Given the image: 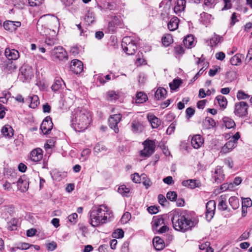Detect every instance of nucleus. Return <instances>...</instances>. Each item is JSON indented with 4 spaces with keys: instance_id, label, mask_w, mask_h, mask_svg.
Returning <instances> with one entry per match:
<instances>
[{
    "instance_id": "nucleus-44",
    "label": "nucleus",
    "mask_w": 252,
    "mask_h": 252,
    "mask_svg": "<svg viewBox=\"0 0 252 252\" xmlns=\"http://www.w3.org/2000/svg\"><path fill=\"white\" fill-rule=\"evenodd\" d=\"M174 51L176 58L182 56L185 52L183 47L179 45H177L174 47Z\"/></svg>"
},
{
    "instance_id": "nucleus-42",
    "label": "nucleus",
    "mask_w": 252,
    "mask_h": 252,
    "mask_svg": "<svg viewBox=\"0 0 252 252\" xmlns=\"http://www.w3.org/2000/svg\"><path fill=\"white\" fill-rule=\"evenodd\" d=\"M182 83V80L181 79H174L172 82L169 83V86L171 90H175L178 89Z\"/></svg>"
},
{
    "instance_id": "nucleus-12",
    "label": "nucleus",
    "mask_w": 252,
    "mask_h": 252,
    "mask_svg": "<svg viewBox=\"0 0 252 252\" xmlns=\"http://www.w3.org/2000/svg\"><path fill=\"white\" fill-rule=\"evenodd\" d=\"M83 65L80 61L74 59L71 61L70 68L74 73L77 74L80 73L83 70Z\"/></svg>"
},
{
    "instance_id": "nucleus-26",
    "label": "nucleus",
    "mask_w": 252,
    "mask_h": 252,
    "mask_svg": "<svg viewBox=\"0 0 252 252\" xmlns=\"http://www.w3.org/2000/svg\"><path fill=\"white\" fill-rule=\"evenodd\" d=\"M185 0H177L176 5L174 6V11L175 13L179 14L183 11L185 8Z\"/></svg>"
},
{
    "instance_id": "nucleus-20",
    "label": "nucleus",
    "mask_w": 252,
    "mask_h": 252,
    "mask_svg": "<svg viewBox=\"0 0 252 252\" xmlns=\"http://www.w3.org/2000/svg\"><path fill=\"white\" fill-rule=\"evenodd\" d=\"M191 143L195 149L199 148L203 143V139L199 134L194 135L191 139Z\"/></svg>"
},
{
    "instance_id": "nucleus-14",
    "label": "nucleus",
    "mask_w": 252,
    "mask_h": 252,
    "mask_svg": "<svg viewBox=\"0 0 252 252\" xmlns=\"http://www.w3.org/2000/svg\"><path fill=\"white\" fill-rule=\"evenodd\" d=\"M21 25L19 21H7L3 23L4 28L7 31L12 32Z\"/></svg>"
},
{
    "instance_id": "nucleus-53",
    "label": "nucleus",
    "mask_w": 252,
    "mask_h": 252,
    "mask_svg": "<svg viewBox=\"0 0 252 252\" xmlns=\"http://www.w3.org/2000/svg\"><path fill=\"white\" fill-rule=\"evenodd\" d=\"M233 188V183H226L222 184L220 187V189L222 191H224L226 190H231Z\"/></svg>"
},
{
    "instance_id": "nucleus-25",
    "label": "nucleus",
    "mask_w": 252,
    "mask_h": 252,
    "mask_svg": "<svg viewBox=\"0 0 252 252\" xmlns=\"http://www.w3.org/2000/svg\"><path fill=\"white\" fill-rule=\"evenodd\" d=\"M26 101L31 102L29 106L32 108H35L39 104V98L36 95L29 96V97L26 98Z\"/></svg>"
},
{
    "instance_id": "nucleus-24",
    "label": "nucleus",
    "mask_w": 252,
    "mask_h": 252,
    "mask_svg": "<svg viewBox=\"0 0 252 252\" xmlns=\"http://www.w3.org/2000/svg\"><path fill=\"white\" fill-rule=\"evenodd\" d=\"M147 118L153 128H156L160 125V120L153 115H148Z\"/></svg>"
},
{
    "instance_id": "nucleus-13",
    "label": "nucleus",
    "mask_w": 252,
    "mask_h": 252,
    "mask_svg": "<svg viewBox=\"0 0 252 252\" xmlns=\"http://www.w3.org/2000/svg\"><path fill=\"white\" fill-rule=\"evenodd\" d=\"M4 54L9 60H16L19 57V53L17 50L9 48L5 49Z\"/></svg>"
},
{
    "instance_id": "nucleus-30",
    "label": "nucleus",
    "mask_w": 252,
    "mask_h": 252,
    "mask_svg": "<svg viewBox=\"0 0 252 252\" xmlns=\"http://www.w3.org/2000/svg\"><path fill=\"white\" fill-rule=\"evenodd\" d=\"M118 191L122 195L126 196H129L131 193V190L127 188L125 185L120 186L118 189Z\"/></svg>"
},
{
    "instance_id": "nucleus-64",
    "label": "nucleus",
    "mask_w": 252,
    "mask_h": 252,
    "mask_svg": "<svg viewBox=\"0 0 252 252\" xmlns=\"http://www.w3.org/2000/svg\"><path fill=\"white\" fill-rule=\"evenodd\" d=\"M215 57L217 60L222 61L224 59L225 55L223 52H219L216 54Z\"/></svg>"
},
{
    "instance_id": "nucleus-55",
    "label": "nucleus",
    "mask_w": 252,
    "mask_h": 252,
    "mask_svg": "<svg viewBox=\"0 0 252 252\" xmlns=\"http://www.w3.org/2000/svg\"><path fill=\"white\" fill-rule=\"evenodd\" d=\"M131 215L128 212L125 213L122 216L121 221L123 223H126L130 219Z\"/></svg>"
},
{
    "instance_id": "nucleus-29",
    "label": "nucleus",
    "mask_w": 252,
    "mask_h": 252,
    "mask_svg": "<svg viewBox=\"0 0 252 252\" xmlns=\"http://www.w3.org/2000/svg\"><path fill=\"white\" fill-rule=\"evenodd\" d=\"M1 133L6 138H11L13 135V130L9 125H5L1 129Z\"/></svg>"
},
{
    "instance_id": "nucleus-35",
    "label": "nucleus",
    "mask_w": 252,
    "mask_h": 252,
    "mask_svg": "<svg viewBox=\"0 0 252 252\" xmlns=\"http://www.w3.org/2000/svg\"><path fill=\"white\" fill-rule=\"evenodd\" d=\"M223 39L222 36L214 33V36L210 39V44L211 47L215 46Z\"/></svg>"
},
{
    "instance_id": "nucleus-15",
    "label": "nucleus",
    "mask_w": 252,
    "mask_h": 252,
    "mask_svg": "<svg viewBox=\"0 0 252 252\" xmlns=\"http://www.w3.org/2000/svg\"><path fill=\"white\" fill-rule=\"evenodd\" d=\"M131 130L133 133H141L144 130L142 123L138 120H133L131 123Z\"/></svg>"
},
{
    "instance_id": "nucleus-59",
    "label": "nucleus",
    "mask_w": 252,
    "mask_h": 252,
    "mask_svg": "<svg viewBox=\"0 0 252 252\" xmlns=\"http://www.w3.org/2000/svg\"><path fill=\"white\" fill-rule=\"evenodd\" d=\"M77 218L78 215L76 213H74L68 216V219L70 222L75 224L76 222Z\"/></svg>"
},
{
    "instance_id": "nucleus-60",
    "label": "nucleus",
    "mask_w": 252,
    "mask_h": 252,
    "mask_svg": "<svg viewBox=\"0 0 252 252\" xmlns=\"http://www.w3.org/2000/svg\"><path fill=\"white\" fill-rule=\"evenodd\" d=\"M141 176H139V175H138V174L135 173H134V174L133 175H131V180H132V181L135 183H139L140 180H141Z\"/></svg>"
},
{
    "instance_id": "nucleus-11",
    "label": "nucleus",
    "mask_w": 252,
    "mask_h": 252,
    "mask_svg": "<svg viewBox=\"0 0 252 252\" xmlns=\"http://www.w3.org/2000/svg\"><path fill=\"white\" fill-rule=\"evenodd\" d=\"M52 54L60 60H67V53L61 46L55 47L52 51Z\"/></svg>"
},
{
    "instance_id": "nucleus-1",
    "label": "nucleus",
    "mask_w": 252,
    "mask_h": 252,
    "mask_svg": "<svg viewBox=\"0 0 252 252\" xmlns=\"http://www.w3.org/2000/svg\"><path fill=\"white\" fill-rule=\"evenodd\" d=\"M71 125L76 131L86 129L92 122V113L88 109L78 107L71 114Z\"/></svg>"
},
{
    "instance_id": "nucleus-5",
    "label": "nucleus",
    "mask_w": 252,
    "mask_h": 252,
    "mask_svg": "<svg viewBox=\"0 0 252 252\" xmlns=\"http://www.w3.org/2000/svg\"><path fill=\"white\" fill-rule=\"evenodd\" d=\"M143 150L140 151V154L143 157H149L154 152L156 148L155 143L153 140L147 139L143 142Z\"/></svg>"
},
{
    "instance_id": "nucleus-6",
    "label": "nucleus",
    "mask_w": 252,
    "mask_h": 252,
    "mask_svg": "<svg viewBox=\"0 0 252 252\" xmlns=\"http://www.w3.org/2000/svg\"><path fill=\"white\" fill-rule=\"evenodd\" d=\"M234 113L239 117H245L248 115V104L244 101L237 103L235 105Z\"/></svg>"
},
{
    "instance_id": "nucleus-58",
    "label": "nucleus",
    "mask_w": 252,
    "mask_h": 252,
    "mask_svg": "<svg viewBox=\"0 0 252 252\" xmlns=\"http://www.w3.org/2000/svg\"><path fill=\"white\" fill-rule=\"evenodd\" d=\"M242 206L246 208L250 207L252 206V201L249 198H245L242 200Z\"/></svg>"
},
{
    "instance_id": "nucleus-2",
    "label": "nucleus",
    "mask_w": 252,
    "mask_h": 252,
    "mask_svg": "<svg viewBox=\"0 0 252 252\" xmlns=\"http://www.w3.org/2000/svg\"><path fill=\"white\" fill-rule=\"evenodd\" d=\"M112 217V212L110 209L105 205H101L90 211V224L94 227H97L110 221Z\"/></svg>"
},
{
    "instance_id": "nucleus-4",
    "label": "nucleus",
    "mask_w": 252,
    "mask_h": 252,
    "mask_svg": "<svg viewBox=\"0 0 252 252\" xmlns=\"http://www.w3.org/2000/svg\"><path fill=\"white\" fill-rule=\"evenodd\" d=\"M122 46L123 50L128 55L135 54L137 49V42L129 36H126L123 38Z\"/></svg>"
},
{
    "instance_id": "nucleus-31",
    "label": "nucleus",
    "mask_w": 252,
    "mask_h": 252,
    "mask_svg": "<svg viewBox=\"0 0 252 252\" xmlns=\"http://www.w3.org/2000/svg\"><path fill=\"white\" fill-rule=\"evenodd\" d=\"M216 125V123L214 120L210 117H207L205 118L203 122V126L206 129H210Z\"/></svg>"
},
{
    "instance_id": "nucleus-16",
    "label": "nucleus",
    "mask_w": 252,
    "mask_h": 252,
    "mask_svg": "<svg viewBox=\"0 0 252 252\" xmlns=\"http://www.w3.org/2000/svg\"><path fill=\"white\" fill-rule=\"evenodd\" d=\"M29 181L23 176L20 178L17 182V186L18 189L22 192H25L29 188Z\"/></svg>"
},
{
    "instance_id": "nucleus-51",
    "label": "nucleus",
    "mask_w": 252,
    "mask_h": 252,
    "mask_svg": "<svg viewBox=\"0 0 252 252\" xmlns=\"http://www.w3.org/2000/svg\"><path fill=\"white\" fill-rule=\"evenodd\" d=\"M177 197V194L175 191H169L167 193L166 197L168 199L173 201L176 200Z\"/></svg>"
},
{
    "instance_id": "nucleus-27",
    "label": "nucleus",
    "mask_w": 252,
    "mask_h": 252,
    "mask_svg": "<svg viewBox=\"0 0 252 252\" xmlns=\"http://www.w3.org/2000/svg\"><path fill=\"white\" fill-rule=\"evenodd\" d=\"M213 176L216 182H220L223 179L222 170L220 166H217L215 169Z\"/></svg>"
},
{
    "instance_id": "nucleus-23",
    "label": "nucleus",
    "mask_w": 252,
    "mask_h": 252,
    "mask_svg": "<svg viewBox=\"0 0 252 252\" xmlns=\"http://www.w3.org/2000/svg\"><path fill=\"white\" fill-rule=\"evenodd\" d=\"M164 223V219L162 217H154L152 222V229L154 231L157 230V228Z\"/></svg>"
},
{
    "instance_id": "nucleus-19",
    "label": "nucleus",
    "mask_w": 252,
    "mask_h": 252,
    "mask_svg": "<svg viewBox=\"0 0 252 252\" xmlns=\"http://www.w3.org/2000/svg\"><path fill=\"white\" fill-rule=\"evenodd\" d=\"M182 184L183 186L187 187L191 189L200 186V183L199 181L193 179L183 181Z\"/></svg>"
},
{
    "instance_id": "nucleus-48",
    "label": "nucleus",
    "mask_w": 252,
    "mask_h": 252,
    "mask_svg": "<svg viewBox=\"0 0 252 252\" xmlns=\"http://www.w3.org/2000/svg\"><path fill=\"white\" fill-rule=\"evenodd\" d=\"M62 86V81L60 80H56L52 85L51 88L54 91H58Z\"/></svg>"
},
{
    "instance_id": "nucleus-9",
    "label": "nucleus",
    "mask_w": 252,
    "mask_h": 252,
    "mask_svg": "<svg viewBox=\"0 0 252 252\" xmlns=\"http://www.w3.org/2000/svg\"><path fill=\"white\" fill-rule=\"evenodd\" d=\"M206 219L210 221L214 217L215 211L216 210V202L214 200H211L209 201L206 205Z\"/></svg>"
},
{
    "instance_id": "nucleus-57",
    "label": "nucleus",
    "mask_w": 252,
    "mask_h": 252,
    "mask_svg": "<svg viewBox=\"0 0 252 252\" xmlns=\"http://www.w3.org/2000/svg\"><path fill=\"white\" fill-rule=\"evenodd\" d=\"M46 245L47 250L50 251H54L57 247V243L54 241L47 243Z\"/></svg>"
},
{
    "instance_id": "nucleus-10",
    "label": "nucleus",
    "mask_w": 252,
    "mask_h": 252,
    "mask_svg": "<svg viewBox=\"0 0 252 252\" xmlns=\"http://www.w3.org/2000/svg\"><path fill=\"white\" fill-rule=\"evenodd\" d=\"M53 123L51 118L48 116L43 121L41 126L40 129L44 134H48L53 128Z\"/></svg>"
},
{
    "instance_id": "nucleus-37",
    "label": "nucleus",
    "mask_w": 252,
    "mask_h": 252,
    "mask_svg": "<svg viewBox=\"0 0 252 252\" xmlns=\"http://www.w3.org/2000/svg\"><path fill=\"white\" fill-rule=\"evenodd\" d=\"M107 150V147L102 143H97L94 148V153H99L100 152H105Z\"/></svg>"
},
{
    "instance_id": "nucleus-56",
    "label": "nucleus",
    "mask_w": 252,
    "mask_h": 252,
    "mask_svg": "<svg viewBox=\"0 0 252 252\" xmlns=\"http://www.w3.org/2000/svg\"><path fill=\"white\" fill-rule=\"evenodd\" d=\"M124 233L123 230L118 229L113 233V237L115 238H121L124 236Z\"/></svg>"
},
{
    "instance_id": "nucleus-40",
    "label": "nucleus",
    "mask_w": 252,
    "mask_h": 252,
    "mask_svg": "<svg viewBox=\"0 0 252 252\" xmlns=\"http://www.w3.org/2000/svg\"><path fill=\"white\" fill-rule=\"evenodd\" d=\"M167 93L166 90L163 88H158L155 93V96L158 99H161L166 95Z\"/></svg>"
},
{
    "instance_id": "nucleus-50",
    "label": "nucleus",
    "mask_w": 252,
    "mask_h": 252,
    "mask_svg": "<svg viewBox=\"0 0 252 252\" xmlns=\"http://www.w3.org/2000/svg\"><path fill=\"white\" fill-rule=\"evenodd\" d=\"M91 153L90 150L89 149H84L81 152V158L83 161H86Z\"/></svg>"
},
{
    "instance_id": "nucleus-54",
    "label": "nucleus",
    "mask_w": 252,
    "mask_h": 252,
    "mask_svg": "<svg viewBox=\"0 0 252 252\" xmlns=\"http://www.w3.org/2000/svg\"><path fill=\"white\" fill-rule=\"evenodd\" d=\"M173 236L171 234H167L164 236L163 240L166 246L168 245L173 240Z\"/></svg>"
},
{
    "instance_id": "nucleus-63",
    "label": "nucleus",
    "mask_w": 252,
    "mask_h": 252,
    "mask_svg": "<svg viewBox=\"0 0 252 252\" xmlns=\"http://www.w3.org/2000/svg\"><path fill=\"white\" fill-rule=\"evenodd\" d=\"M186 112L187 114V117H188V118H189L194 115L195 111L192 108L189 107L186 109Z\"/></svg>"
},
{
    "instance_id": "nucleus-28",
    "label": "nucleus",
    "mask_w": 252,
    "mask_h": 252,
    "mask_svg": "<svg viewBox=\"0 0 252 252\" xmlns=\"http://www.w3.org/2000/svg\"><path fill=\"white\" fill-rule=\"evenodd\" d=\"M179 19L176 17L172 18L168 23V28L171 31L176 30L178 27Z\"/></svg>"
},
{
    "instance_id": "nucleus-36",
    "label": "nucleus",
    "mask_w": 252,
    "mask_h": 252,
    "mask_svg": "<svg viewBox=\"0 0 252 252\" xmlns=\"http://www.w3.org/2000/svg\"><path fill=\"white\" fill-rule=\"evenodd\" d=\"M229 203L234 210L238 209L240 205L239 199L235 196H231L229 198Z\"/></svg>"
},
{
    "instance_id": "nucleus-52",
    "label": "nucleus",
    "mask_w": 252,
    "mask_h": 252,
    "mask_svg": "<svg viewBox=\"0 0 252 252\" xmlns=\"http://www.w3.org/2000/svg\"><path fill=\"white\" fill-rule=\"evenodd\" d=\"M108 99L109 100H116L118 98V94L116 92L111 91L107 93Z\"/></svg>"
},
{
    "instance_id": "nucleus-61",
    "label": "nucleus",
    "mask_w": 252,
    "mask_h": 252,
    "mask_svg": "<svg viewBox=\"0 0 252 252\" xmlns=\"http://www.w3.org/2000/svg\"><path fill=\"white\" fill-rule=\"evenodd\" d=\"M6 67L8 71L10 72H12L17 68L16 65L13 63L12 61H11L9 63L7 64Z\"/></svg>"
},
{
    "instance_id": "nucleus-32",
    "label": "nucleus",
    "mask_w": 252,
    "mask_h": 252,
    "mask_svg": "<svg viewBox=\"0 0 252 252\" xmlns=\"http://www.w3.org/2000/svg\"><path fill=\"white\" fill-rule=\"evenodd\" d=\"M136 98V99L135 101L136 103H142L148 100L147 95L141 92H139L137 93Z\"/></svg>"
},
{
    "instance_id": "nucleus-18",
    "label": "nucleus",
    "mask_w": 252,
    "mask_h": 252,
    "mask_svg": "<svg viewBox=\"0 0 252 252\" xmlns=\"http://www.w3.org/2000/svg\"><path fill=\"white\" fill-rule=\"evenodd\" d=\"M153 246L157 251H160L165 247V244L163 239L159 237H155L153 240Z\"/></svg>"
},
{
    "instance_id": "nucleus-49",
    "label": "nucleus",
    "mask_w": 252,
    "mask_h": 252,
    "mask_svg": "<svg viewBox=\"0 0 252 252\" xmlns=\"http://www.w3.org/2000/svg\"><path fill=\"white\" fill-rule=\"evenodd\" d=\"M50 16V15H44L40 17V19L38 20L37 23V29L38 31L40 30V28L43 26V23L46 20V18L47 16Z\"/></svg>"
},
{
    "instance_id": "nucleus-7",
    "label": "nucleus",
    "mask_w": 252,
    "mask_h": 252,
    "mask_svg": "<svg viewBox=\"0 0 252 252\" xmlns=\"http://www.w3.org/2000/svg\"><path fill=\"white\" fill-rule=\"evenodd\" d=\"M20 71L24 79L23 81H28L33 77V69L28 64L23 65L20 69Z\"/></svg>"
},
{
    "instance_id": "nucleus-43",
    "label": "nucleus",
    "mask_w": 252,
    "mask_h": 252,
    "mask_svg": "<svg viewBox=\"0 0 252 252\" xmlns=\"http://www.w3.org/2000/svg\"><path fill=\"white\" fill-rule=\"evenodd\" d=\"M223 122L226 127L227 128H233L234 127V126H235V123L234 121L228 117L224 118L223 119Z\"/></svg>"
},
{
    "instance_id": "nucleus-8",
    "label": "nucleus",
    "mask_w": 252,
    "mask_h": 252,
    "mask_svg": "<svg viewBox=\"0 0 252 252\" xmlns=\"http://www.w3.org/2000/svg\"><path fill=\"white\" fill-rule=\"evenodd\" d=\"M122 116L120 114L111 115L109 119V126L113 129L115 133L119 132L118 124L121 120Z\"/></svg>"
},
{
    "instance_id": "nucleus-39",
    "label": "nucleus",
    "mask_w": 252,
    "mask_h": 252,
    "mask_svg": "<svg viewBox=\"0 0 252 252\" xmlns=\"http://www.w3.org/2000/svg\"><path fill=\"white\" fill-rule=\"evenodd\" d=\"M162 42L163 44L167 47L173 42L172 37L170 34H166L162 37Z\"/></svg>"
},
{
    "instance_id": "nucleus-17",
    "label": "nucleus",
    "mask_w": 252,
    "mask_h": 252,
    "mask_svg": "<svg viewBox=\"0 0 252 252\" xmlns=\"http://www.w3.org/2000/svg\"><path fill=\"white\" fill-rule=\"evenodd\" d=\"M43 157L42 150L40 148L33 150L30 155L31 160L34 162L40 161Z\"/></svg>"
},
{
    "instance_id": "nucleus-34",
    "label": "nucleus",
    "mask_w": 252,
    "mask_h": 252,
    "mask_svg": "<svg viewBox=\"0 0 252 252\" xmlns=\"http://www.w3.org/2000/svg\"><path fill=\"white\" fill-rule=\"evenodd\" d=\"M184 45L188 48H190L193 44L194 37L192 35H187L184 39Z\"/></svg>"
},
{
    "instance_id": "nucleus-41",
    "label": "nucleus",
    "mask_w": 252,
    "mask_h": 252,
    "mask_svg": "<svg viewBox=\"0 0 252 252\" xmlns=\"http://www.w3.org/2000/svg\"><path fill=\"white\" fill-rule=\"evenodd\" d=\"M211 15L208 13L203 12L201 14V21L204 25H206V26H207V25L211 22Z\"/></svg>"
},
{
    "instance_id": "nucleus-45",
    "label": "nucleus",
    "mask_w": 252,
    "mask_h": 252,
    "mask_svg": "<svg viewBox=\"0 0 252 252\" xmlns=\"http://www.w3.org/2000/svg\"><path fill=\"white\" fill-rule=\"evenodd\" d=\"M141 177L142 179L143 184L145 186L147 189H148L152 184L151 181L149 178H147L146 177L145 174H142L141 175Z\"/></svg>"
},
{
    "instance_id": "nucleus-38",
    "label": "nucleus",
    "mask_w": 252,
    "mask_h": 252,
    "mask_svg": "<svg viewBox=\"0 0 252 252\" xmlns=\"http://www.w3.org/2000/svg\"><path fill=\"white\" fill-rule=\"evenodd\" d=\"M216 99L217 100L218 102L220 107L223 109L226 108L227 104V101L226 98L221 95H218L216 97Z\"/></svg>"
},
{
    "instance_id": "nucleus-22",
    "label": "nucleus",
    "mask_w": 252,
    "mask_h": 252,
    "mask_svg": "<svg viewBox=\"0 0 252 252\" xmlns=\"http://www.w3.org/2000/svg\"><path fill=\"white\" fill-rule=\"evenodd\" d=\"M84 20L87 25L93 24L95 21V17L94 12L91 10H88L86 13Z\"/></svg>"
},
{
    "instance_id": "nucleus-33",
    "label": "nucleus",
    "mask_w": 252,
    "mask_h": 252,
    "mask_svg": "<svg viewBox=\"0 0 252 252\" xmlns=\"http://www.w3.org/2000/svg\"><path fill=\"white\" fill-rule=\"evenodd\" d=\"M242 57H244L242 54H236L230 59V63L233 65H238L241 63V58Z\"/></svg>"
},
{
    "instance_id": "nucleus-62",
    "label": "nucleus",
    "mask_w": 252,
    "mask_h": 252,
    "mask_svg": "<svg viewBox=\"0 0 252 252\" xmlns=\"http://www.w3.org/2000/svg\"><path fill=\"white\" fill-rule=\"evenodd\" d=\"M147 210L151 214H155L158 212V208L155 206H151L148 207Z\"/></svg>"
},
{
    "instance_id": "nucleus-21",
    "label": "nucleus",
    "mask_w": 252,
    "mask_h": 252,
    "mask_svg": "<svg viewBox=\"0 0 252 252\" xmlns=\"http://www.w3.org/2000/svg\"><path fill=\"white\" fill-rule=\"evenodd\" d=\"M237 146V143L230 140L226 142L223 147L221 148V152L226 154L230 152L233 149Z\"/></svg>"
},
{
    "instance_id": "nucleus-46",
    "label": "nucleus",
    "mask_w": 252,
    "mask_h": 252,
    "mask_svg": "<svg viewBox=\"0 0 252 252\" xmlns=\"http://www.w3.org/2000/svg\"><path fill=\"white\" fill-rule=\"evenodd\" d=\"M250 95L246 94L244 91L240 90L237 94V97L239 100L246 99L250 97Z\"/></svg>"
},
{
    "instance_id": "nucleus-3",
    "label": "nucleus",
    "mask_w": 252,
    "mask_h": 252,
    "mask_svg": "<svg viewBox=\"0 0 252 252\" xmlns=\"http://www.w3.org/2000/svg\"><path fill=\"white\" fill-rule=\"evenodd\" d=\"M171 215L174 228L182 232H185L194 225V222L178 212H173Z\"/></svg>"
},
{
    "instance_id": "nucleus-47",
    "label": "nucleus",
    "mask_w": 252,
    "mask_h": 252,
    "mask_svg": "<svg viewBox=\"0 0 252 252\" xmlns=\"http://www.w3.org/2000/svg\"><path fill=\"white\" fill-rule=\"evenodd\" d=\"M218 208L219 210L222 211L227 210V206L226 204V202L225 201H224L222 198H220L219 199Z\"/></svg>"
}]
</instances>
